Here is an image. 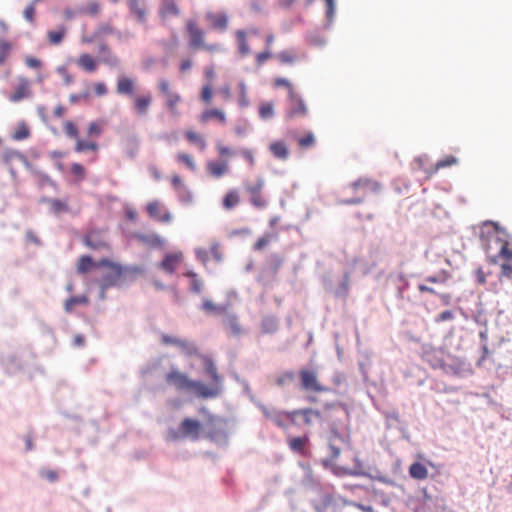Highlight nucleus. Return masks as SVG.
Here are the masks:
<instances>
[{"label":"nucleus","instance_id":"1","mask_svg":"<svg viewBox=\"0 0 512 512\" xmlns=\"http://www.w3.org/2000/svg\"><path fill=\"white\" fill-rule=\"evenodd\" d=\"M482 228L481 238L487 241L485 244L486 252L490 253L492 251L493 242L499 246L498 256L505 260L512 261V244L501 239L497 223L487 221L483 224Z\"/></svg>","mask_w":512,"mask_h":512},{"label":"nucleus","instance_id":"2","mask_svg":"<svg viewBox=\"0 0 512 512\" xmlns=\"http://www.w3.org/2000/svg\"><path fill=\"white\" fill-rule=\"evenodd\" d=\"M157 89L160 96L164 99V105L173 117H178L180 112L178 105L182 101L181 95L174 89L169 80L161 78L157 82Z\"/></svg>","mask_w":512,"mask_h":512},{"label":"nucleus","instance_id":"3","mask_svg":"<svg viewBox=\"0 0 512 512\" xmlns=\"http://www.w3.org/2000/svg\"><path fill=\"white\" fill-rule=\"evenodd\" d=\"M351 189L353 190L354 193H359L361 196L352 198V199H348V200H344V201H342V203L348 204V205L360 204L363 202L364 197L367 196L368 194L379 193L382 189V186L378 181L371 179V178L364 177V178H359L358 180L354 181L351 184Z\"/></svg>","mask_w":512,"mask_h":512},{"label":"nucleus","instance_id":"4","mask_svg":"<svg viewBox=\"0 0 512 512\" xmlns=\"http://www.w3.org/2000/svg\"><path fill=\"white\" fill-rule=\"evenodd\" d=\"M300 389L307 393H325L330 388L323 385L319 379L317 370L302 368L299 370Z\"/></svg>","mask_w":512,"mask_h":512},{"label":"nucleus","instance_id":"5","mask_svg":"<svg viewBox=\"0 0 512 512\" xmlns=\"http://www.w3.org/2000/svg\"><path fill=\"white\" fill-rule=\"evenodd\" d=\"M322 418L320 410L313 408H300L289 412L288 419L291 425L297 427H311L313 423Z\"/></svg>","mask_w":512,"mask_h":512},{"label":"nucleus","instance_id":"6","mask_svg":"<svg viewBox=\"0 0 512 512\" xmlns=\"http://www.w3.org/2000/svg\"><path fill=\"white\" fill-rule=\"evenodd\" d=\"M186 30L189 34V45L191 48H201L209 52H216L220 50L219 44H205V32L198 27L195 21L189 20L186 24Z\"/></svg>","mask_w":512,"mask_h":512},{"label":"nucleus","instance_id":"7","mask_svg":"<svg viewBox=\"0 0 512 512\" xmlns=\"http://www.w3.org/2000/svg\"><path fill=\"white\" fill-rule=\"evenodd\" d=\"M202 432V424L195 419L185 418L180 423L178 430L171 431V438L173 440L190 438L198 440Z\"/></svg>","mask_w":512,"mask_h":512},{"label":"nucleus","instance_id":"8","mask_svg":"<svg viewBox=\"0 0 512 512\" xmlns=\"http://www.w3.org/2000/svg\"><path fill=\"white\" fill-rule=\"evenodd\" d=\"M265 181L263 178H257L253 183H245L244 188L249 194L250 203L258 209L265 208L268 204L265 196L262 193Z\"/></svg>","mask_w":512,"mask_h":512},{"label":"nucleus","instance_id":"9","mask_svg":"<svg viewBox=\"0 0 512 512\" xmlns=\"http://www.w3.org/2000/svg\"><path fill=\"white\" fill-rule=\"evenodd\" d=\"M289 108L286 111L287 118L305 117L308 114V108L303 98L296 92L288 96Z\"/></svg>","mask_w":512,"mask_h":512},{"label":"nucleus","instance_id":"10","mask_svg":"<svg viewBox=\"0 0 512 512\" xmlns=\"http://www.w3.org/2000/svg\"><path fill=\"white\" fill-rule=\"evenodd\" d=\"M165 380L167 384L173 386L179 391H188L192 384V380L188 377V375L180 372L177 369L170 370L166 374Z\"/></svg>","mask_w":512,"mask_h":512},{"label":"nucleus","instance_id":"11","mask_svg":"<svg viewBox=\"0 0 512 512\" xmlns=\"http://www.w3.org/2000/svg\"><path fill=\"white\" fill-rule=\"evenodd\" d=\"M146 212L148 215L161 223H169L172 221L171 213L164 208L159 200H153L147 203Z\"/></svg>","mask_w":512,"mask_h":512},{"label":"nucleus","instance_id":"12","mask_svg":"<svg viewBox=\"0 0 512 512\" xmlns=\"http://www.w3.org/2000/svg\"><path fill=\"white\" fill-rule=\"evenodd\" d=\"M188 391L193 392L197 397L208 399L219 396L221 393V387L214 384L207 386L200 381L192 380L191 387Z\"/></svg>","mask_w":512,"mask_h":512},{"label":"nucleus","instance_id":"13","mask_svg":"<svg viewBox=\"0 0 512 512\" xmlns=\"http://www.w3.org/2000/svg\"><path fill=\"white\" fill-rule=\"evenodd\" d=\"M130 14L140 24H146L148 16L147 0H128Z\"/></svg>","mask_w":512,"mask_h":512},{"label":"nucleus","instance_id":"14","mask_svg":"<svg viewBox=\"0 0 512 512\" xmlns=\"http://www.w3.org/2000/svg\"><path fill=\"white\" fill-rule=\"evenodd\" d=\"M153 98L150 93L133 96L132 109L136 116L145 117L148 114Z\"/></svg>","mask_w":512,"mask_h":512},{"label":"nucleus","instance_id":"15","mask_svg":"<svg viewBox=\"0 0 512 512\" xmlns=\"http://www.w3.org/2000/svg\"><path fill=\"white\" fill-rule=\"evenodd\" d=\"M183 259L182 252L167 253L158 266L164 272L173 274L183 262Z\"/></svg>","mask_w":512,"mask_h":512},{"label":"nucleus","instance_id":"16","mask_svg":"<svg viewBox=\"0 0 512 512\" xmlns=\"http://www.w3.org/2000/svg\"><path fill=\"white\" fill-rule=\"evenodd\" d=\"M181 14V9L177 0H160L158 15L165 21L170 17H178Z\"/></svg>","mask_w":512,"mask_h":512},{"label":"nucleus","instance_id":"17","mask_svg":"<svg viewBox=\"0 0 512 512\" xmlns=\"http://www.w3.org/2000/svg\"><path fill=\"white\" fill-rule=\"evenodd\" d=\"M84 244L93 250H109L110 246L99 231H90L83 240Z\"/></svg>","mask_w":512,"mask_h":512},{"label":"nucleus","instance_id":"18","mask_svg":"<svg viewBox=\"0 0 512 512\" xmlns=\"http://www.w3.org/2000/svg\"><path fill=\"white\" fill-rule=\"evenodd\" d=\"M31 96L30 82L24 77L18 79V84L13 93L9 95L11 102L17 103Z\"/></svg>","mask_w":512,"mask_h":512},{"label":"nucleus","instance_id":"19","mask_svg":"<svg viewBox=\"0 0 512 512\" xmlns=\"http://www.w3.org/2000/svg\"><path fill=\"white\" fill-rule=\"evenodd\" d=\"M222 324L232 336H239L242 333V327L239 322L238 317L232 313H224V317L222 319Z\"/></svg>","mask_w":512,"mask_h":512},{"label":"nucleus","instance_id":"20","mask_svg":"<svg viewBox=\"0 0 512 512\" xmlns=\"http://www.w3.org/2000/svg\"><path fill=\"white\" fill-rule=\"evenodd\" d=\"M206 169L208 174L213 178H221L229 172V164L226 160L207 162Z\"/></svg>","mask_w":512,"mask_h":512},{"label":"nucleus","instance_id":"21","mask_svg":"<svg viewBox=\"0 0 512 512\" xmlns=\"http://www.w3.org/2000/svg\"><path fill=\"white\" fill-rule=\"evenodd\" d=\"M134 238L141 244L153 248L162 247L164 244V239L156 233H136L134 234Z\"/></svg>","mask_w":512,"mask_h":512},{"label":"nucleus","instance_id":"22","mask_svg":"<svg viewBox=\"0 0 512 512\" xmlns=\"http://www.w3.org/2000/svg\"><path fill=\"white\" fill-rule=\"evenodd\" d=\"M136 87V81L129 77H119L116 83V91L120 95L131 96L133 98Z\"/></svg>","mask_w":512,"mask_h":512},{"label":"nucleus","instance_id":"23","mask_svg":"<svg viewBox=\"0 0 512 512\" xmlns=\"http://www.w3.org/2000/svg\"><path fill=\"white\" fill-rule=\"evenodd\" d=\"M211 120H216L220 124H225L227 121L226 114L223 110L218 108L206 109L200 115V122L205 124Z\"/></svg>","mask_w":512,"mask_h":512},{"label":"nucleus","instance_id":"24","mask_svg":"<svg viewBox=\"0 0 512 512\" xmlns=\"http://www.w3.org/2000/svg\"><path fill=\"white\" fill-rule=\"evenodd\" d=\"M77 66L85 72L93 73L98 68L97 60L88 53H82L76 60Z\"/></svg>","mask_w":512,"mask_h":512},{"label":"nucleus","instance_id":"25","mask_svg":"<svg viewBox=\"0 0 512 512\" xmlns=\"http://www.w3.org/2000/svg\"><path fill=\"white\" fill-rule=\"evenodd\" d=\"M290 411L264 410L266 418L270 419L280 428H286L289 422L288 414Z\"/></svg>","mask_w":512,"mask_h":512},{"label":"nucleus","instance_id":"26","mask_svg":"<svg viewBox=\"0 0 512 512\" xmlns=\"http://www.w3.org/2000/svg\"><path fill=\"white\" fill-rule=\"evenodd\" d=\"M309 443V436L303 435L299 437H292L288 440L289 448L300 455H305L306 446Z\"/></svg>","mask_w":512,"mask_h":512},{"label":"nucleus","instance_id":"27","mask_svg":"<svg viewBox=\"0 0 512 512\" xmlns=\"http://www.w3.org/2000/svg\"><path fill=\"white\" fill-rule=\"evenodd\" d=\"M409 475L411 478L423 481L428 478V469L425 464L415 461L413 462L408 469Z\"/></svg>","mask_w":512,"mask_h":512},{"label":"nucleus","instance_id":"28","mask_svg":"<svg viewBox=\"0 0 512 512\" xmlns=\"http://www.w3.org/2000/svg\"><path fill=\"white\" fill-rule=\"evenodd\" d=\"M269 151L275 158L280 160H286L289 157V149L282 140L272 142L269 145Z\"/></svg>","mask_w":512,"mask_h":512},{"label":"nucleus","instance_id":"29","mask_svg":"<svg viewBox=\"0 0 512 512\" xmlns=\"http://www.w3.org/2000/svg\"><path fill=\"white\" fill-rule=\"evenodd\" d=\"M43 202H47L50 205V211L55 215H61L70 211L67 201L60 199H43Z\"/></svg>","mask_w":512,"mask_h":512},{"label":"nucleus","instance_id":"30","mask_svg":"<svg viewBox=\"0 0 512 512\" xmlns=\"http://www.w3.org/2000/svg\"><path fill=\"white\" fill-rule=\"evenodd\" d=\"M67 34V28L65 26H59L56 30H50L47 32V41L52 46H57L62 43L64 37Z\"/></svg>","mask_w":512,"mask_h":512},{"label":"nucleus","instance_id":"31","mask_svg":"<svg viewBox=\"0 0 512 512\" xmlns=\"http://www.w3.org/2000/svg\"><path fill=\"white\" fill-rule=\"evenodd\" d=\"M201 357L203 359L206 373L213 380L214 385H218L221 387L222 377L218 374L217 369L214 365V362L210 358H207V356H201Z\"/></svg>","mask_w":512,"mask_h":512},{"label":"nucleus","instance_id":"32","mask_svg":"<svg viewBox=\"0 0 512 512\" xmlns=\"http://www.w3.org/2000/svg\"><path fill=\"white\" fill-rule=\"evenodd\" d=\"M240 203V195L236 189L227 191L222 200V205L225 210H232Z\"/></svg>","mask_w":512,"mask_h":512},{"label":"nucleus","instance_id":"33","mask_svg":"<svg viewBox=\"0 0 512 512\" xmlns=\"http://www.w3.org/2000/svg\"><path fill=\"white\" fill-rule=\"evenodd\" d=\"M186 140L193 145H196L200 151H204L206 149V141L204 137L195 131L187 130L184 133Z\"/></svg>","mask_w":512,"mask_h":512},{"label":"nucleus","instance_id":"34","mask_svg":"<svg viewBox=\"0 0 512 512\" xmlns=\"http://www.w3.org/2000/svg\"><path fill=\"white\" fill-rule=\"evenodd\" d=\"M275 58L281 65H291L298 60L296 52L292 49L280 51L275 55Z\"/></svg>","mask_w":512,"mask_h":512},{"label":"nucleus","instance_id":"35","mask_svg":"<svg viewBox=\"0 0 512 512\" xmlns=\"http://www.w3.org/2000/svg\"><path fill=\"white\" fill-rule=\"evenodd\" d=\"M177 347L186 356H200L201 357L197 346L191 341H188L185 339H180Z\"/></svg>","mask_w":512,"mask_h":512},{"label":"nucleus","instance_id":"36","mask_svg":"<svg viewBox=\"0 0 512 512\" xmlns=\"http://www.w3.org/2000/svg\"><path fill=\"white\" fill-rule=\"evenodd\" d=\"M31 135L30 128L26 122L21 121L18 123L17 128L12 133L11 137L15 141H22L28 139Z\"/></svg>","mask_w":512,"mask_h":512},{"label":"nucleus","instance_id":"37","mask_svg":"<svg viewBox=\"0 0 512 512\" xmlns=\"http://www.w3.org/2000/svg\"><path fill=\"white\" fill-rule=\"evenodd\" d=\"M95 267H107L115 273V277H121L124 274V267L107 258H102L98 262H95Z\"/></svg>","mask_w":512,"mask_h":512},{"label":"nucleus","instance_id":"38","mask_svg":"<svg viewBox=\"0 0 512 512\" xmlns=\"http://www.w3.org/2000/svg\"><path fill=\"white\" fill-rule=\"evenodd\" d=\"M236 37H237V42H238V50H239V53L242 55V56H247L251 53V49L248 45V42H247V32L243 31V30H238L236 32Z\"/></svg>","mask_w":512,"mask_h":512},{"label":"nucleus","instance_id":"39","mask_svg":"<svg viewBox=\"0 0 512 512\" xmlns=\"http://www.w3.org/2000/svg\"><path fill=\"white\" fill-rule=\"evenodd\" d=\"M2 161L5 165L9 166L14 160H22L26 162V157L19 151L13 149H6L2 153Z\"/></svg>","mask_w":512,"mask_h":512},{"label":"nucleus","instance_id":"40","mask_svg":"<svg viewBox=\"0 0 512 512\" xmlns=\"http://www.w3.org/2000/svg\"><path fill=\"white\" fill-rule=\"evenodd\" d=\"M96 31V37H105L108 35H116L118 38H121V32L116 31L111 23H102L100 24Z\"/></svg>","mask_w":512,"mask_h":512},{"label":"nucleus","instance_id":"41","mask_svg":"<svg viewBox=\"0 0 512 512\" xmlns=\"http://www.w3.org/2000/svg\"><path fill=\"white\" fill-rule=\"evenodd\" d=\"M13 48L14 46L12 42L3 38L0 39V66H2L7 61Z\"/></svg>","mask_w":512,"mask_h":512},{"label":"nucleus","instance_id":"42","mask_svg":"<svg viewBox=\"0 0 512 512\" xmlns=\"http://www.w3.org/2000/svg\"><path fill=\"white\" fill-rule=\"evenodd\" d=\"M95 267V262L88 255H83L79 258L77 264V270L81 274H85L89 272L92 268Z\"/></svg>","mask_w":512,"mask_h":512},{"label":"nucleus","instance_id":"43","mask_svg":"<svg viewBox=\"0 0 512 512\" xmlns=\"http://www.w3.org/2000/svg\"><path fill=\"white\" fill-rule=\"evenodd\" d=\"M99 146L96 142L86 141L83 139H77L75 144V151L78 153L85 152V151H93L97 152Z\"/></svg>","mask_w":512,"mask_h":512},{"label":"nucleus","instance_id":"44","mask_svg":"<svg viewBox=\"0 0 512 512\" xmlns=\"http://www.w3.org/2000/svg\"><path fill=\"white\" fill-rule=\"evenodd\" d=\"M101 11V5L97 1H90L85 7L78 8L79 14L96 16Z\"/></svg>","mask_w":512,"mask_h":512},{"label":"nucleus","instance_id":"45","mask_svg":"<svg viewBox=\"0 0 512 512\" xmlns=\"http://www.w3.org/2000/svg\"><path fill=\"white\" fill-rule=\"evenodd\" d=\"M176 160L179 163L185 165L191 171H196V169H197L194 158L187 153H184V152L178 153L176 155Z\"/></svg>","mask_w":512,"mask_h":512},{"label":"nucleus","instance_id":"46","mask_svg":"<svg viewBox=\"0 0 512 512\" xmlns=\"http://www.w3.org/2000/svg\"><path fill=\"white\" fill-rule=\"evenodd\" d=\"M88 303V298L86 296H75L67 299L64 304V309L67 313L73 311L74 307L79 304Z\"/></svg>","mask_w":512,"mask_h":512},{"label":"nucleus","instance_id":"47","mask_svg":"<svg viewBox=\"0 0 512 512\" xmlns=\"http://www.w3.org/2000/svg\"><path fill=\"white\" fill-rule=\"evenodd\" d=\"M276 237V234L266 233L257 239V241L253 244V249L255 251L263 250L271 241L275 240Z\"/></svg>","mask_w":512,"mask_h":512},{"label":"nucleus","instance_id":"48","mask_svg":"<svg viewBox=\"0 0 512 512\" xmlns=\"http://www.w3.org/2000/svg\"><path fill=\"white\" fill-rule=\"evenodd\" d=\"M202 309L208 313L224 314L226 307L216 305L212 300L205 299L202 304Z\"/></svg>","mask_w":512,"mask_h":512},{"label":"nucleus","instance_id":"49","mask_svg":"<svg viewBox=\"0 0 512 512\" xmlns=\"http://www.w3.org/2000/svg\"><path fill=\"white\" fill-rule=\"evenodd\" d=\"M202 413H205L207 415V426L211 427V430L209 432V434L211 436H213L214 434H216L217 432V429H216V424L218 422H222L223 420L218 418L216 415L210 413L208 410H206L205 408H202L200 410Z\"/></svg>","mask_w":512,"mask_h":512},{"label":"nucleus","instance_id":"50","mask_svg":"<svg viewBox=\"0 0 512 512\" xmlns=\"http://www.w3.org/2000/svg\"><path fill=\"white\" fill-rule=\"evenodd\" d=\"M273 86L275 88H281V87L285 88L288 92V96L291 95V93L296 92L293 87V84L287 78H283V77L275 78L273 81Z\"/></svg>","mask_w":512,"mask_h":512},{"label":"nucleus","instance_id":"51","mask_svg":"<svg viewBox=\"0 0 512 512\" xmlns=\"http://www.w3.org/2000/svg\"><path fill=\"white\" fill-rule=\"evenodd\" d=\"M275 57L271 49H265L255 55V63L258 67L263 66L268 60Z\"/></svg>","mask_w":512,"mask_h":512},{"label":"nucleus","instance_id":"52","mask_svg":"<svg viewBox=\"0 0 512 512\" xmlns=\"http://www.w3.org/2000/svg\"><path fill=\"white\" fill-rule=\"evenodd\" d=\"M211 24L214 28L224 30L227 28L228 19L225 15L210 16Z\"/></svg>","mask_w":512,"mask_h":512},{"label":"nucleus","instance_id":"53","mask_svg":"<svg viewBox=\"0 0 512 512\" xmlns=\"http://www.w3.org/2000/svg\"><path fill=\"white\" fill-rule=\"evenodd\" d=\"M274 115V105L271 102L262 103L259 107V116L262 119H269Z\"/></svg>","mask_w":512,"mask_h":512},{"label":"nucleus","instance_id":"54","mask_svg":"<svg viewBox=\"0 0 512 512\" xmlns=\"http://www.w3.org/2000/svg\"><path fill=\"white\" fill-rule=\"evenodd\" d=\"M185 276L191 279V291L194 293H200L202 290V282L198 278L197 274L192 271H189L185 273Z\"/></svg>","mask_w":512,"mask_h":512},{"label":"nucleus","instance_id":"55","mask_svg":"<svg viewBox=\"0 0 512 512\" xmlns=\"http://www.w3.org/2000/svg\"><path fill=\"white\" fill-rule=\"evenodd\" d=\"M65 134L69 138L79 139V131L77 126L72 121H66L63 125Z\"/></svg>","mask_w":512,"mask_h":512},{"label":"nucleus","instance_id":"56","mask_svg":"<svg viewBox=\"0 0 512 512\" xmlns=\"http://www.w3.org/2000/svg\"><path fill=\"white\" fill-rule=\"evenodd\" d=\"M457 163H458V160H457V158L455 156L447 155L443 159L439 160L436 163L435 171H437L439 169H442V168L450 167V166L455 165Z\"/></svg>","mask_w":512,"mask_h":512},{"label":"nucleus","instance_id":"57","mask_svg":"<svg viewBox=\"0 0 512 512\" xmlns=\"http://www.w3.org/2000/svg\"><path fill=\"white\" fill-rule=\"evenodd\" d=\"M23 17L29 24L34 25L36 22V7L33 4H28L23 11Z\"/></svg>","mask_w":512,"mask_h":512},{"label":"nucleus","instance_id":"58","mask_svg":"<svg viewBox=\"0 0 512 512\" xmlns=\"http://www.w3.org/2000/svg\"><path fill=\"white\" fill-rule=\"evenodd\" d=\"M315 144V137L313 133L309 132L303 137L298 139V145L302 149H307L312 147Z\"/></svg>","mask_w":512,"mask_h":512},{"label":"nucleus","instance_id":"59","mask_svg":"<svg viewBox=\"0 0 512 512\" xmlns=\"http://www.w3.org/2000/svg\"><path fill=\"white\" fill-rule=\"evenodd\" d=\"M119 278L120 277H115V273L112 271V273L103 276L101 280V288L105 290L114 286Z\"/></svg>","mask_w":512,"mask_h":512},{"label":"nucleus","instance_id":"60","mask_svg":"<svg viewBox=\"0 0 512 512\" xmlns=\"http://www.w3.org/2000/svg\"><path fill=\"white\" fill-rule=\"evenodd\" d=\"M294 373L292 371H285L276 378V384L278 386H284L287 383L293 381Z\"/></svg>","mask_w":512,"mask_h":512},{"label":"nucleus","instance_id":"61","mask_svg":"<svg viewBox=\"0 0 512 512\" xmlns=\"http://www.w3.org/2000/svg\"><path fill=\"white\" fill-rule=\"evenodd\" d=\"M102 130H103L102 125L99 122H91L88 125V134L90 136L98 137L101 135Z\"/></svg>","mask_w":512,"mask_h":512},{"label":"nucleus","instance_id":"62","mask_svg":"<svg viewBox=\"0 0 512 512\" xmlns=\"http://www.w3.org/2000/svg\"><path fill=\"white\" fill-rule=\"evenodd\" d=\"M243 158L248 162L250 167H253L255 165V157L254 152L251 149L243 148L240 151Z\"/></svg>","mask_w":512,"mask_h":512},{"label":"nucleus","instance_id":"63","mask_svg":"<svg viewBox=\"0 0 512 512\" xmlns=\"http://www.w3.org/2000/svg\"><path fill=\"white\" fill-rule=\"evenodd\" d=\"M500 278L512 279V264L503 263L500 269Z\"/></svg>","mask_w":512,"mask_h":512},{"label":"nucleus","instance_id":"64","mask_svg":"<svg viewBox=\"0 0 512 512\" xmlns=\"http://www.w3.org/2000/svg\"><path fill=\"white\" fill-rule=\"evenodd\" d=\"M212 95V87L210 85H205L201 91V100L204 103L209 104L212 100Z\"/></svg>","mask_w":512,"mask_h":512}]
</instances>
